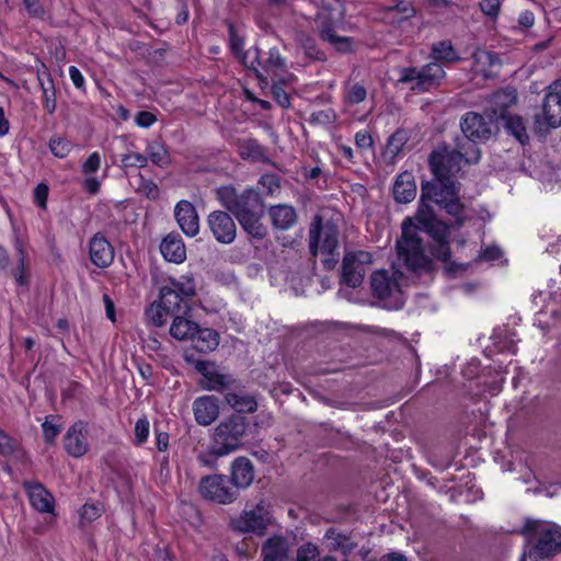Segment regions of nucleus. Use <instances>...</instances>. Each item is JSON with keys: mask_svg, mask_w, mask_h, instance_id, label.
Returning a JSON list of instances; mask_svg holds the SVG:
<instances>
[{"mask_svg": "<svg viewBox=\"0 0 561 561\" xmlns=\"http://www.w3.org/2000/svg\"><path fill=\"white\" fill-rule=\"evenodd\" d=\"M64 444L70 456L79 458L85 455L89 450L87 424L81 421L72 424L64 437Z\"/></svg>", "mask_w": 561, "mask_h": 561, "instance_id": "16", "label": "nucleus"}, {"mask_svg": "<svg viewBox=\"0 0 561 561\" xmlns=\"http://www.w3.org/2000/svg\"><path fill=\"white\" fill-rule=\"evenodd\" d=\"M288 551V542L284 537H271L262 546L263 561H286Z\"/></svg>", "mask_w": 561, "mask_h": 561, "instance_id": "26", "label": "nucleus"}, {"mask_svg": "<svg viewBox=\"0 0 561 561\" xmlns=\"http://www.w3.org/2000/svg\"><path fill=\"white\" fill-rule=\"evenodd\" d=\"M501 254H502V252H501L500 248L492 245V247L485 248L481 252L479 257L483 261H495L501 256Z\"/></svg>", "mask_w": 561, "mask_h": 561, "instance_id": "61", "label": "nucleus"}, {"mask_svg": "<svg viewBox=\"0 0 561 561\" xmlns=\"http://www.w3.org/2000/svg\"><path fill=\"white\" fill-rule=\"evenodd\" d=\"M183 300L184 298L180 296L179 291L168 285L163 286L160 290L159 302L171 313L180 311Z\"/></svg>", "mask_w": 561, "mask_h": 561, "instance_id": "38", "label": "nucleus"}, {"mask_svg": "<svg viewBox=\"0 0 561 561\" xmlns=\"http://www.w3.org/2000/svg\"><path fill=\"white\" fill-rule=\"evenodd\" d=\"M516 101V94L514 90H505L496 92L493 95V102L497 105L507 107L512 104H514Z\"/></svg>", "mask_w": 561, "mask_h": 561, "instance_id": "55", "label": "nucleus"}, {"mask_svg": "<svg viewBox=\"0 0 561 561\" xmlns=\"http://www.w3.org/2000/svg\"><path fill=\"white\" fill-rule=\"evenodd\" d=\"M101 167V156L99 152H92L81 165V171L89 176L99 171Z\"/></svg>", "mask_w": 561, "mask_h": 561, "instance_id": "51", "label": "nucleus"}, {"mask_svg": "<svg viewBox=\"0 0 561 561\" xmlns=\"http://www.w3.org/2000/svg\"><path fill=\"white\" fill-rule=\"evenodd\" d=\"M233 382L230 375L220 373L217 368L211 370L207 378L201 381V387L208 391H222Z\"/></svg>", "mask_w": 561, "mask_h": 561, "instance_id": "35", "label": "nucleus"}, {"mask_svg": "<svg viewBox=\"0 0 561 561\" xmlns=\"http://www.w3.org/2000/svg\"><path fill=\"white\" fill-rule=\"evenodd\" d=\"M463 138L460 141H471L477 145L479 141L488 140L492 135V123L481 114L474 112L466 113L460 123Z\"/></svg>", "mask_w": 561, "mask_h": 561, "instance_id": "13", "label": "nucleus"}, {"mask_svg": "<svg viewBox=\"0 0 561 561\" xmlns=\"http://www.w3.org/2000/svg\"><path fill=\"white\" fill-rule=\"evenodd\" d=\"M373 264V255L367 251H354L345 254L342 265V279L353 288L362 285Z\"/></svg>", "mask_w": 561, "mask_h": 561, "instance_id": "12", "label": "nucleus"}, {"mask_svg": "<svg viewBox=\"0 0 561 561\" xmlns=\"http://www.w3.org/2000/svg\"><path fill=\"white\" fill-rule=\"evenodd\" d=\"M197 327L198 324L194 321L178 316L171 323L170 334L179 341L192 340L196 334Z\"/></svg>", "mask_w": 561, "mask_h": 561, "instance_id": "29", "label": "nucleus"}, {"mask_svg": "<svg viewBox=\"0 0 561 561\" xmlns=\"http://www.w3.org/2000/svg\"><path fill=\"white\" fill-rule=\"evenodd\" d=\"M327 546L331 551H341L344 556H348L357 547V543L351 537L330 529L324 536Z\"/></svg>", "mask_w": 561, "mask_h": 561, "instance_id": "27", "label": "nucleus"}, {"mask_svg": "<svg viewBox=\"0 0 561 561\" xmlns=\"http://www.w3.org/2000/svg\"><path fill=\"white\" fill-rule=\"evenodd\" d=\"M480 159V149L478 145L471 141H457L454 149L447 147H438L430 156V167L434 174L431 182L442 190H453L455 196H458V187L453 180L462 164L477 163Z\"/></svg>", "mask_w": 561, "mask_h": 561, "instance_id": "2", "label": "nucleus"}, {"mask_svg": "<svg viewBox=\"0 0 561 561\" xmlns=\"http://www.w3.org/2000/svg\"><path fill=\"white\" fill-rule=\"evenodd\" d=\"M500 0H482L480 2L481 11L491 18L497 16L500 12Z\"/></svg>", "mask_w": 561, "mask_h": 561, "instance_id": "57", "label": "nucleus"}, {"mask_svg": "<svg viewBox=\"0 0 561 561\" xmlns=\"http://www.w3.org/2000/svg\"><path fill=\"white\" fill-rule=\"evenodd\" d=\"M23 485L27 492L30 503L33 508L41 513L54 512V496L41 483L26 481Z\"/></svg>", "mask_w": 561, "mask_h": 561, "instance_id": "20", "label": "nucleus"}, {"mask_svg": "<svg viewBox=\"0 0 561 561\" xmlns=\"http://www.w3.org/2000/svg\"><path fill=\"white\" fill-rule=\"evenodd\" d=\"M197 491L205 501L220 505L232 504L239 497V492L231 485L229 477L220 473L203 477L199 480Z\"/></svg>", "mask_w": 561, "mask_h": 561, "instance_id": "9", "label": "nucleus"}, {"mask_svg": "<svg viewBox=\"0 0 561 561\" xmlns=\"http://www.w3.org/2000/svg\"><path fill=\"white\" fill-rule=\"evenodd\" d=\"M100 181L94 176L89 175L83 182L84 190L92 195L100 191Z\"/></svg>", "mask_w": 561, "mask_h": 561, "instance_id": "64", "label": "nucleus"}, {"mask_svg": "<svg viewBox=\"0 0 561 561\" xmlns=\"http://www.w3.org/2000/svg\"><path fill=\"white\" fill-rule=\"evenodd\" d=\"M444 78L445 71L443 67L437 62H430L422 68H402L400 70L399 82L412 83V90L426 92L439 85Z\"/></svg>", "mask_w": 561, "mask_h": 561, "instance_id": "10", "label": "nucleus"}, {"mask_svg": "<svg viewBox=\"0 0 561 561\" xmlns=\"http://www.w3.org/2000/svg\"><path fill=\"white\" fill-rule=\"evenodd\" d=\"M58 417L54 415L46 416L45 422L42 424L43 435L46 443H54L55 438L61 431V423H55Z\"/></svg>", "mask_w": 561, "mask_h": 561, "instance_id": "46", "label": "nucleus"}, {"mask_svg": "<svg viewBox=\"0 0 561 561\" xmlns=\"http://www.w3.org/2000/svg\"><path fill=\"white\" fill-rule=\"evenodd\" d=\"M536 122L539 125H546L557 128L561 125V94L559 85H551L547 92L541 115H537Z\"/></svg>", "mask_w": 561, "mask_h": 561, "instance_id": "15", "label": "nucleus"}, {"mask_svg": "<svg viewBox=\"0 0 561 561\" xmlns=\"http://www.w3.org/2000/svg\"><path fill=\"white\" fill-rule=\"evenodd\" d=\"M339 245V230L328 222L323 225L321 216H316L309 229V249L316 256L318 253L331 255Z\"/></svg>", "mask_w": 561, "mask_h": 561, "instance_id": "11", "label": "nucleus"}, {"mask_svg": "<svg viewBox=\"0 0 561 561\" xmlns=\"http://www.w3.org/2000/svg\"><path fill=\"white\" fill-rule=\"evenodd\" d=\"M431 236L435 240V244L432 245V254L436 259H438L445 263L449 262L450 250H449V247L447 243L448 230H446L444 237H439V232H437V231L434 233H431Z\"/></svg>", "mask_w": 561, "mask_h": 561, "instance_id": "43", "label": "nucleus"}, {"mask_svg": "<svg viewBox=\"0 0 561 561\" xmlns=\"http://www.w3.org/2000/svg\"><path fill=\"white\" fill-rule=\"evenodd\" d=\"M231 485L240 490L248 489L254 481V467L250 459L245 457H238L230 466Z\"/></svg>", "mask_w": 561, "mask_h": 561, "instance_id": "18", "label": "nucleus"}, {"mask_svg": "<svg viewBox=\"0 0 561 561\" xmlns=\"http://www.w3.org/2000/svg\"><path fill=\"white\" fill-rule=\"evenodd\" d=\"M157 122V116L147 111L138 112L135 116V123L138 127L149 128Z\"/></svg>", "mask_w": 561, "mask_h": 561, "instance_id": "56", "label": "nucleus"}, {"mask_svg": "<svg viewBox=\"0 0 561 561\" xmlns=\"http://www.w3.org/2000/svg\"><path fill=\"white\" fill-rule=\"evenodd\" d=\"M226 401L239 413H251L257 408L254 398L248 394L227 393Z\"/></svg>", "mask_w": 561, "mask_h": 561, "instance_id": "36", "label": "nucleus"}, {"mask_svg": "<svg viewBox=\"0 0 561 561\" xmlns=\"http://www.w3.org/2000/svg\"><path fill=\"white\" fill-rule=\"evenodd\" d=\"M168 286L176 289L184 299L195 295V284L188 276H182L180 279H171Z\"/></svg>", "mask_w": 561, "mask_h": 561, "instance_id": "44", "label": "nucleus"}, {"mask_svg": "<svg viewBox=\"0 0 561 561\" xmlns=\"http://www.w3.org/2000/svg\"><path fill=\"white\" fill-rule=\"evenodd\" d=\"M174 217L181 230L187 237H195L199 232V218L195 206L185 199L174 207Z\"/></svg>", "mask_w": 561, "mask_h": 561, "instance_id": "17", "label": "nucleus"}, {"mask_svg": "<svg viewBox=\"0 0 561 561\" xmlns=\"http://www.w3.org/2000/svg\"><path fill=\"white\" fill-rule=\"evenodd\" d=\"M237 150L243 160L257 162L264 158V149L253 138L239 139L237 142Z\"/></svg>", "mask_w": 561, "mask_h": 561, "instance_id": "31", "label": "nucleus"}, {"mask_svg": "<svg viewBox=\"0 0 561 561\" xmlns=\"http://www.w3.org/2000/svg\"><path fill=\"white\" fill-rule=\"evenodd\" d=\"M275 524L273 505L266 499H261L255 503H247L244 508L229 520V527L232 531L257 537L265 536Z\"/></svg>", "mask_w": 561, "mask_h": 561, "instance_id": "3", "label": "nucleus"}, {"mask_svg": "<svg viewBox=\"0 0 561 561\" xmlns=\"http://www.w3.org/2000/svg\"><path fill=\"white\" fill-rule=\"evenodd\" d=\"M193 413L197 424L210 425L219 415L218 399L214 396H202L193 402Z\"/></svg>", "mask_w": 561, "mask_h": 561, "instance_id": "19", "label": "nucleus"}, {"mask_svg": "<svg viewBox=\"0 0 561 561\" xmlns=\"http://www.w3.org/2000/svg\"><path fill=\"white\" fill-rule=\"evenodd\" d=\"M149 428L150 424L147 417H140L137 420L134 428L135 433V444L137 446L142 445L145 442H147L149 436Z\"/></svg>", "mask_w": 561, "mask_h": 561, "instance_id": "48", "label": "nucleus"}, {"mask_svg": "<svg viewBox=\"0 0 561 561\" xmlns=\"http://www.w3.org/2000/svg\"><path fill=\"white\" fill-rule=\"evenodd\" d=\"M318 557V547L310 542L302 545L297 551V561H316Z\"/></svg>", "mask_w": 561, "mask_h": 561, "instance_id": "53", "label": "nucleus"}, {"mask_svg": "<svg viewBox=\"0 0 561 561\" xmlns=\"http://www.w3.org/2000/svg\"><path fill=\"white\" fill-rule=\"evenodd\" d=\"M402 273L399 271H376L371 274L370 285L373 294L390 308H399L403 305V295L399 280Z\"/></svg>", "mask_w": 561, "mask_h": 561, "instance_id": "8", "label": "nucleus"}, {"mask_svg": "<svg viewBox=\"0 0 561 561\" xmlns=\"http://www.w3.org/2000/svg\"><path fill=\"white\" fill-rule=\"evenodd\" d=\"M148 160L159 167L167 168L171 164V156L165 146L161 142H148L146 146Z\"/></svg>", "mask_w": 561, "mask_h": 561, "instance_id": "34", "label": "nucleus"}, {"mask_svg": "<svg viewBox=\"0 0 561 561\" xmlns=\"http://www.w3.org/2000/svg\"><path fill=\"white\" fill-rule=\"evenodd\" d=\"M257 64L261 65L260 61H257ZM262 69L265 75L261 73L259 70H255L256 77L262 83H267V77H272L274 80L285 76L287 72L286 60L276 47H273L268 50L267 58L262 64Z\"/></svg>", "mask_w": 561, "mask_h": 561, "instance_id": "22", "label": "nucleus"}, {"mask_svg": "<svg viewBox=\"0 0 561 561\" xmlns=\"http://www.w3.org/2000/svg\"><path fill=\"white\" fill-rule=\"evenodd\" d=\"M50 152L59 159L66 158L72 149V145L69 140L62 137H53L48 142Z\"/></svg>", "mask_w": 561, "mask_h": 561, "instance_id": "45", "label": "nucleus"}, {"mask_svg": "<svg viewBox=\"0 0 561 561\" xmlns=\"http://www.w3.org/2000/svg\"><path fill=\"white\" fill-rule=\"evenodd\" d=\"M169 313L170 312L167 311V309H164V307H162L159 301L151 304L150 307L146 311L148 319L156 327H162L167 322V316Z\"/></svg>", "mask_w": 561, "mask_h": 561, "instance_id": "47", "label": "nucleus"}, {"mask_svg": "<svg viewBox=\"0 0 561 561\" xmlns=\"http://www.w3.org/2000/svg\"><path fill=\"white\" fill-rule=\"evenodd\" d=\"M295 76L293 73L286 72L285 76L274 79V83L272 85V94L277 102V104L284 108L289 107L290 101L288 94L283 90L279 84H288L294 81Z\"/></svg>", "mask_w": 561, "mask_h": 561, "instance_id": "39", "label": "nucleus"}, {"mask_svg": "<svg viewBox=\"0 0 561 561\" xmlns=\"http://www.w3.org/2000/svg\"><path fill=\"white\" fill-rule=\"evenodd\" d=\"M14 248L18 252V266L14 271H12V275L15 279V283L19 286H25L28 283V275L26 273L27 257L25 251V243L18 238L15 240Z\"/></svg>", "mask_w": 561, "mask_h": 561, "instance_id": "32", "label": "nucleus"}, {"mask_svg": "<svg viewBox=\"0 0 561 561\" xmlns=\"http://www.w3.org/2000/svg\"><path fill=\"white\" fill-rule=\"evenodd\" d=\"M432 57L436 61L443 62H454L460 60V57L449 41H440L434 43L432 46Z\"/></svg>", "mask_w": 561, "mask_h": 561, "instance_id": "37", "label": "nucleus"}, {"mask_svg": "<svg viewBox=\"0 0 561 561\" xmlns=\"http://www.w3.org/2000/svg\"><path fill=\"white\" fill-rule=\"evenodd\" d=\"M428 201L436 203L449 215L456 218L458 226L463 224V205L459 197L455 196L453 190H442L431 182H424L421 186V199L415 216L417 225L412 218H407L402 222V234L397 240L398 259L402 264L414 273L427 272L432 268V260L424 252L421 231L428 234L439 232L444 237L448 226L437 220Z\"/></svg>", "mask_w": 561, "mask_h": 561, "instance_id": "1", "label": "nucleus"}, {"mask_svg": "<svg viewBox=\"0 0 561 561\" xmlns=\"http://www.w3.org/2000/svg\"><path fill=\"white\" fill-rule=\"evenodd\" d=\"M103 508L101 505L95 503H85L81 511L80 517L85 522H93L102 515Z\"/></svg>", "mask_w": 561, "mask_h": 561, "instance_id": "52", "label": "nucleus"}, {"mask_svg": "<svg viewBox=\"0 0 561 561\" xmlns=\"http://www.w3.org/2000/svg\"><path fill=\"white\" fill-rule=\"evenodd\" d=\"M195 368L198 373L203 375V379L207 378L210 375L211 370H215L217 367L215 364L206 360H198L195 364Z\"/></svg>", "mask_w": 561, "mask_h": 561, "instance_id": "63", "label": "nucleus"}, {"mask_svg": "<svg viewBox=\"0 0 561 561\" xmlns=\"http://www.w3.org/2000/svg\"><path fill=\"white\" fill-rule=\"evenodd\" d=\"M343 16L344 8L341 0H321L316 22L323 41L330 43L336 50L347 53L352 50V39L334 33V27L342 23Z\"/></svg>", "mask_w": 561, "mask_h": 561, "instance_id": "5", "label": "nucleus"}, {"mask_svg": "<svg viewBox=\"0 0 561 561\" xmlns=\"http://www.w3.org/2000/svg\"><path fill=\"white\" fill-rule=\"evenodd\" d=\"M160 251L163 257L176 264H180L186 259V249L182 238L179 234H168L160 244Z\"/></svg>", "mask_w": 561, "mask_h": 561, "instance_id": "23", "label": "nucleus"}, {"mask_svg": "<svg viewBox=\"0 0 561 561\" xmlns=\"http://www.w3.org/2000/svg\"><path fill=\"white\" fill-rule=\"evenodd\" d=\"M18 442L0 430V454L2 456H11L18 450Z\"/></svg>", "mask_w": 561, "mask_h": 561, "instance_id": "54", "label": "nucleus"}, {"mask_svg": "<svg viewBox=\"0 0 561 561\" xmlns=\"http://www.w3.org/2000/svg\"><path fill=\"white\" fill-rule=\"evenodd\" d=\"M38 82L43 93L44 108L53 114L56 111V91L49 73H38Z\"/></svg>", "mask_w": 561, "mask_h": 561, "instance_id": "33", "label": "nucleus"}, {"mask_svg": "<svg viewBox=\"0 0 561 561\" xmlns=\"http://www.w3.org/2000/svg\"><path fill=\"white\" fill-rule=\"evenodd\" d=\"M355 144L359 149L366 150L373 147V138L369 133L360 130L355 135Z\"/></svg>", "mask_w": 561, "mask_h": 561, "instance_id": "59", "label": "nucleus"}, {"mask_svg": "<svg viewBox=\"0 0 561 561\" xmlns=\"http://www.w3.org/2000/svg\"><path fill=\"white\" fill-rule=\"evenodd\" d=\"M523 534L527 540L535 541V546L524 553L522 561H541L545 558L554 556L561 550L560 528L551 523L541 520H527Z\"/></svg>", "mask_w": 561, "mask_h": 561, "instance_id": "4", "label": "nucleus"}, {"mask_svg": "<svg viewBox=\"0 0 561 561\" xmlns=\"http://www.w3.org/2000/svg\"><path fill=\"white\" fill-rule=\"evenodd\" d=\"M217 199L232 213L237 219L254 210H262V198L253 188L238 192L233 186L227 185L217 188Z\"/></svg>", "mask_w": 561, "mask_h": 561, "instance_id": "7", "label": "nucleus"}, {"mask_svg": "<svg viewBox=\"0 0 561 561\" xmlns=\"http://www.w3.org/2000/svg\"><path fill=\"white\" fill-rule=\"evenodd\" d=\"M247 428L245 417L241 415H232L220 422L214 433L211 454L222 457L237 450Z\"/></svg>", "mask_w": 561, "mask_h": 561, "instance_id": "6", "label": "nucleus"}, {"mask_svg": "<svg viewBox=\"0 0 561 561\" xmlns=\"http://www.w3.org/2000/svg\"><path fill=\"white\" fill-rule=\"evenodd\" d=\"M192 341H194L195 348L202 353L215 351L220 343L219 334L215 330L199 327H197Z\"/></svg>", "mask_w": 561, "mask_h": 561, "instance_id": "28", "label": "nucleus"}, {"mask_svg": "<svg viewBox=\"0 0 561 561\" xmlns=\"http://www.w3.org/2000/svg\"><path fill=\"white\" fill-rule=\"evenodd\" d=\"M122 164L123 167H135V168H145L148 164L147 153L142 154L139 152H129L122 156Z\"/></svg>", "mask_w": 561, "mask_h": 561, "instance_id": "49", "label": "nucleus"}, {"mask_svg": "<svg viewBox=\"0 0 561 561\" xmlns=\"http://www.w3.org/2000/svg\"><path fill=\"white\" fill-rule=\"evenodd\" d=\"M207 224L218 242L229 244L236 239L237 226L228 213L221 210L211 211L207 217Z\"/></svg>", "mask_w": 561, "mask_h": 561, "instance_id": "14", "label": "nucleus"}, {"mask_svg": "<svg viewBox=\"0 0 561 561\" xmlns=\"http://www.w3.org/2000/svg\"><path fill=\"white\" fill-rule=\"evenodd\" d=\"M48 191V186L44 183H39L34 190V202L42 208L46 207Z\"/></svg>", "mask_w": 561, "mask_h": 561, "instance_id": "58", "label": "nucleus"}, {"mask_svg": "<svg viewBox=\"0 0 561 561\" xmlns=\"http://www.w3.org/2000/svg\"><path fill=\"white\" fill-rule=\"evenodd\" d=\"M367 96V91L366 89L358 84V83H355V84H352L348 87L347 91H346V95H345V100L348 104H358V103H362L363 101H365Z\"/></svg>", "mask_w": 561, "mask_h": 561, "instance_id": "50", "label": "nucleus"}, {"mask_svg": "<svg viewBox=\"0 0 561 561\" xmlns=\"http://www.w3.org/2000/svg\"><path fill=\"white\" fill-rule=\"evenodd\" d=\"M409 138L410 136L408 130L398 129L388 139L386 146V154H388L391 159L398 157L401 153L404 145L408 142Z\"/></svg>", "mask_w": 561, "mask_h": 561, "instance_id": "40", "label": "nucleus"}, {"mask_svg": "<svg viewBox=\"0 0 561 561\" xmlns=\"http://www.w3.org/2000/svg\"><path fill=\"white\" fill-rule=\"evenodd\" d=\"M195 368L198 373L203 375V379L207 378L210 375L211 370H215L217 367L215 364L206 360H198L195 364Z\"/></svg>", "mask_w": 561, "mask_h": 561, "instance_id": "62", "label": "nucleus"}, {"mask_svg": "<svg viewBox=\"0 0 561 561\" xmlns=\"http://www.w3.org/2000/svg\"><path fill=\"white\" fill-rule=\"evenodd\" d=\"M473 68L476 72L488 76L489 69L496 62V57L486 50L477 49L472 54Z\"/></svg>", "mask_w": 561, "mask_h": 561, "instance_id": "41", "label": "nucleus"}, {"mask_svg": "<svg viewBox=\"0 0 561 561\" xmlns=\"http://www.w3.org/2000/svg\"><path fill=\"white\" fill-rule=\"evenodd\" d=\"M393 198L398 203L407 204L416 196V184L412 173L405 171L400 173L393 184Z\"/></svg>", "mask_w": 561, "mask_h": 561, "instance_id": "24", "label": "nucleus"}, {"mask_svg": "<svg viewBox=\"0 0 561 561\" xmlns=\"http://www.w3.org/2000/svg\"><path fill=\"white\" fill-rule=\"evenodd\" d=\"M242 228L253 238L263 239L266 236V228L261 222V210H254L238 218Z\"/></svg>", "mask_w": 561, "mask_h": 561, "instance_id": "30", "label": "nucleus"}, {"mask_svg": "<svg viewBox=\"0 0 561 561\" xmlns=\"http://www.w3.org/2000/svg\"><path fill=\"white\" fill-rule=\"evenodd\" d=\"M69 77L77 89H82L84 87V78L81 71L76 66H70L68 69Z\"/></svg>", "mask_w": 561, "mask_h": 561, "instance_id": "60", "label": "nucleus"}, {"mask_svg": "<svg viewBox=\"0 0 561 561\" xmlns=\"http://www.w3.org/2000/svg\"><path fill=\"white\" fill-rule=\"evenodd\" d=\"M268 215L272 225L278 230H287L297 221L296 209L287 204H278L270 207Z\"/></svg>", "mask_w": 561, "mask_h": 561, "instance_id": "25", "label": "nucleus"}, {"mask_svg": "<svg viewBox=\"0 0 561 561\" xmlns=\"http://www.w3.org/2000/svg\"><path fill=\"white\" fill-rule=\"evenodd\" d=\"M505 127L520 144H525L528 140L524 121L519 116L508 115L505 117Z\"/></svg>", "mask_w": 561, "mask_h": 561, "instance_id": "42", "label": "nucleus"}, {"mask_svg": "<svg viewBox=\"0 0 561 561\" xmlns=\"http://www.w3.org/2000/svg\"><path fill=\"white\" fill-rule=\"evenodd\" d=\"M89 252L92 263L101 268L107 267L114 260V249L101 233L91 239Z\"/></svg>", "mask_w": 561, "mask_h": 561, "instance_id": "21", "label": "nucleus"}]
</instances>
